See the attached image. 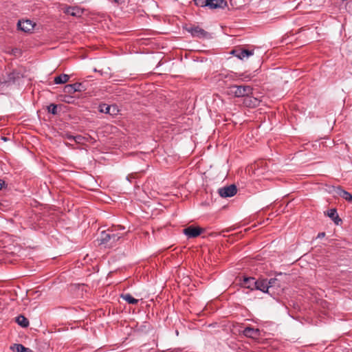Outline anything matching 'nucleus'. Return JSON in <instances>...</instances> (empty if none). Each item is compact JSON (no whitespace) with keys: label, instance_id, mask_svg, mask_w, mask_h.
I'll list each match as a JSON object with an SVG mask.
<instances>
[{"label":"nucleus","instance_id":"nucleus-1","mask_svg":"<svg viewBox=\"0 0 352 352\" xmlns=\"http://www.w3.org/2000/svg\"><path fill=\"white\" fill-rule=\"evenodd\" d=\"M124 230V228L123 226H118L112 229L102 231L98 241L100 245H104L105 247H113L122 237V234L118 232V231Z\"/></svg>","mask_w":352,"mask_h":352},{"label":"nucleus","instance_id":"nucleus-2","mask_svg":"<svg viewBox=\"0 0 352 352\" xmlns=\"http://www.w3.org/2000/svg\"><path fill=\"white\" fill-rule=\"evenodd\" d=\"M252 87L249 85H230L228 87V94L232 96L249 97L252 94Z\"/></svg>","mask_w":352,"mask_h":352},{"label":"nucleus","instance_id":"nucleus-3","mask_svg":"<svg viewBox=\"0 0 352 352\" xmlns=\"http://www.w3.org/2000/svg\"><path fill=\"white\" fill-rule=\"evenodd\" d=\"M236 73L231 71L221 72L214 76L216 82H223L225 85L230 82L237 81Z\"/></svg>","mask_w":352,"mask_h":352},{"label":"nucleus","instance_id":"nucleus-4","mask_svg":"<svg viewBox=\"0 0 352 352\" xmlns=\"http://www.w3.org/2000/svg\"><path fill=\"white\" fill-rule=\"evenodd\" d=\"M267 284L269 287L268 294L272 296L278 294L282 289L280 280L276 278H270L267 280Z\"/></svg>","mask_w":352,"mask_h":352},{"label":"nucleus","instance_id":"nucleus-5","mask_svg":"<svg viewBox=\"0 0 352 352\" xmlns=\"http://www.w3.org/2000/svg\"><path fill=\"white\" fill-rule=\"evenodd\" d=\"M237 192L236 188L234 185H230L226 187L221 188L218 190V192L221 197H231L234 196Z\"/></svg>","mask_w":352,"mask_h":352},{"label":"nucleus","instance_id":"nucleus-6","mask_svg":"<svg viewBox=\"0 0 352 352\" xmlns=\"http://www.w3.org/2000/svg\"><path fill=\"white\" fill-rule=\"evenodd\" d=\"M231 54L239 58L240 60H244L248 58L250 56L254 54L253 50H249L242 48L235 49L231 52Z\"/></svg>","mask_w":352,"mask_h":352},{"label":"nucleus","instance_id":"nucleus-7","mask_svg":"<svg viewBox=\"0 0 352 352\" xmlns=\"http://www.w3.org/2000/svg\"><path fill=\"white\" fill-rule=\"evenodd\" d=\"M188 32H189L192 36L198 37V38H208L209 37V34L206 32L204 29L199 27H191L188 29Z\"/></svg>","mask_w":352,"mask_h":352},{"label":"nucleus","instance_id":"nucleus-8","mask_svg":"<svg viewBox=\"0 0 352 352\" xmlns=\"http://www.w3.org/2000/svg\"><path fill=\"white\" fill-rule=\"evenodd\" d=\"M203 229L199 227L189 226L184 230V233L188 238H195L201 234Z\"/></svg>","mask_w":352,"mask_h":352},{"label":"nucleus","instance_id":"nucleus-9","mask_svg":"<svg viewBox=\"0 0 352 352\" xmlns=\"http://www.w3.org/2000/svg\"><path fill=\"white\" fill-rule=\"evenodd\" d=\"M17 25L21 30L30 32L34 29L35 24L30 20H23L19 21Z\"/></svg>","mask_w":352,"mask_h":352},{"label":"nucleus","instance_id":"nucleus-10","mask_svg":"<svg viewBox=\"0 0 352 352\" xmlns=\"http://www.w3.org/2000/svg\"><path fill=\"white\" fill-rule=\"evenodd\" d=\"M64 12L72 16L80 17L83 14V9L78 6H67L65 8Z\"/></svg>","mask_w":352,"mask_h":352},{"label":"nucleus","instance_id":"nucleus-11","mask_svg":"<svg viewBox=\"0 0 352 352\" xmlns=\"http://www.w3.org/2000/svg\"><path fill=\"white\" fill-rule=\"evenodd\" d=\"M243 333L245 336L252 339H258L261 336V332L258 329L250 327L245 328Z\"/></svg>","mask_w":352,"mask_h":352},{"label":"nucleus","instance_id":"nucleus-12","mask_svg":"<svg viewBox=\"0 0 352 352\" xmlns=\"http://www.w3.org/2000/svg\"><path fill=\"white\" fill-rule=\"evenodd\" d=\"M224 3V0H206L202 6H208L211 9H215L222 8Z\"/></svg>","mask_w":352,"mask_h":352},{"label":"nucleus","instance_id":"nucleus-13","mask_svg":"<svg viewBox=\"0 0 352 352\" xmlns=\"http://www.w3.org/2000/svg\"><path fill=\"white\" fill-rule=\"evenodd\" d=\"M267 285V280L266 279L256 280V285L255 287V289L260 290L264 293L268 294L269 287Z\"/></svg>","mask_w":352,"mask_h":352},{"label":"nucleus","instance_id":"nucleus-14","mask_svg":"<svg viewBox=\"0 0 352 352\" xmlns=\"http://www.w3.org/2000/svg\"><path fill=\"white\" fill-rule=\"evenodd\" d=\"M242 284L245 287L254 290L256 285V280L253 277L244 278Z\"/></svg>","mask_w":352,"mask_h":352},{"label":"nucleus","instance_id":"nucleus-15","mask_svg":"<svg viewBox=\"0 0 352 352\" xmlns=\"http://www.w3.org/2000/svg\"><path fill=\"white\" fill-rule=\"evenodd\" d=\"M337 193L341 197H342L343 199H344L345 200L349 201V202H352V195L350 194L349 192H348L347 191L340 188H338V190H337Z\"/></svg>","mask_w":352,"mask_h":352},{"label":"nucleus","instance_id":"nucleus-16","mask_svg":"<svg viewBox=\"0 0 352 352\" xmlns=\"http://www.w3.org/2000/svg\"><path fill=\"white\" fill-rule=\"evenodd\" d=\"M327 215L338 225L341 219L338 217L337 211L335 208H331L327 211Z\"/></svg>","mask_w":352,"mask_h":352},{"label":"nucleus","instance_id":"nucleus-17","mask_svg":"<svg viewBox=\"0 0 352 352\" xmlns=\"http://www.w3.org/2000/svg\"><path fill=\"white\" fill-rule=\"evenodd\" d=\"M69 80V75L63 74H60V76L55 77L54 81L55 84H63V83L68 82Z\"/></svg>","mask_w":352,"mask_h":352},{"label":"nucleus","instance_id":"nucleus-18","mask_svg":"<svg viewBox=\"0 0 352 352\" xmlns=\"http://www.w3.org/2000/svg\"><path fill=\"white\" fill-rule=\"evenodd\" d=\"M10 349L16 352H32L30 349L26 348L21 344H14Z\"/></svg>","mask_w":352,"mask_h":352},{"label":"nucleus","instance_id":"nucleus-19","mask_svg":"<svg viewBox=\"0 0 352 352\" xmlns=\"http://www.w3.org/2000/svg\"><path fill=\"white\" fill-rule=\"evenodd\" d=\"M120 297L126 301L129 304L135 305L138 302V300L134 298L130 294H124Z\"/></svg>","mask_w":352,"mask_h":352},{"label":"nucleus","instance_id":"nucleus-20","mask_svg":"<svg viewBox=\"0 0 352 352\" xmlns=\"http://www.w3.org/2000/svg\"><path fill=\"white\" fill-rule=\"evenodd\" d=\"M16 322L19 325H20L22 327H27L29 326V321L28 320L22 315H20L16 318Z\"/></svg>","mask_w":352,"mask_h":352},{"label":"nucleus","instance_id":"nucleus-21","mask_svg":"<svg viewBox=\"0 0 352 352\" xmlns=\"http://www.w3.org/2000/svg\"><path fill=\"white\" fill-rule=\"evenodd\" d=\"M237 80H241L243 81H248L251 79L252 76L250 74H247L245 73H236Z\"/></svg>","mask_w":352,"mask_h":352},{"label":"nucleus","instance_id":"nucleus-22","mask_svg":"<svg viewBox=\"0 0 352 352\" xmlns=\"http://www.w3.org/2000/svg\"><path fill=\"white\" fill-rule=\"evenodd\" d=\"M100 111L105 113H110V105H107L105 104H103L102 105L100 106Z\"/></svg>","mask_w":352,"mask_h":352},{"label":"nucleus","instance_id":"nucleus-23","mask_svg":"<svg viewBox=\"0 0 352 352\" xmlns=\"http://www.w3.org/2000/svg\"><path fill=\"white\" fill-rule=\"evenodd\" d=\"M64 91L67 94H74V89H73V86L72 85H67L65 86L64 87Z\"/></svg>","mask_w":352,"mask_h":352},{"label":"nucleus","instance_id":"nucleus-24","mask_svg":"<svg viewBox=\"0 0 352 352\" xmlns=\"http://www.w3.org/2000/svg\"><path fill=\"white\" fill-rule=\"evenodd\" d=\"M48 111L54 115L57 113V106L54 104H51L48 106Z\"/></svg>","mask_w":352,"mask_h":352},{"label":"nucleus","instance_id":"nucleus-25","mask_svg":"<svg viewBox=\"0 0 352 352\" xmlns=\"http://www.w3.org/2000/svg\"><path fill=\"white\" fill-rule=\"evenodd\" d=\"M72 85L73 86L74 92L81 91L82 90L81 83L76 82V83L72 84Z\"/></svg>","mask_w":352,"mask_h":352},{"label":"nucleus","instance_id":"nucleus-26","mask_svg":"<svg viewBox=\"0 0 352 352\" xmlns=\"http://www.w3.org/2000/svg\"><path fill=\"white\" fill-rule=\"evenodd\" d=\"M119 110L116 105H110V115H116Z\"/></svg>","mask_w":352,"mask_h":352},{"label":"nucleus","instance_id":"nucleus-27","mask_svg":"<svg viewBox=\"0 0 352 352\" xmlns=\"http://www.w3.org/2000/svg\"><path fill=\"white\" fill-rule=\"evenodd\" d=\"M248 99H250V102L252 103V106H256L259 103V101L255 98H251L249 96L246 98V100H248Z\"/></svg>","mask_w":352,"mask_h":352},{"label":"nucleus","instance_id":"nucleus-28","mask_svg":"<svg viewBox=\"0 0 352 352\" xmlns=\"http://www.w3.org/2000/svg\"><path fill=\"white\" fill-rule=\"evenodd\" d=\"M83 140H84V138L81 135H77V136H75V138H74V140L76 143H78V144L82 143Z\"/></svg>","mask_w":352,"mask_h":352},{"label":"nucleus","instance_id":"nucleus-29","mask_svg":"<svg viewBox=\"0 0 352 352\" xmlns=\"http://www.w3.org/2000/svg\"><path fill=\"white\" fill-rule=\"evenodd\" d=\"M74 138H75V136H73V135H69V134L66 135V138L69 140H74Z\"/></svg>","mask_w":352,"mask_h":352},{"label":"nucleus","instance_id":"nucleus-30","mask_svg":"<svg viewBox=\"0 0 352 352\" xmlns=\"http://www.w3.org/2000/svg\"><path fill=\"white\" fill-rule=\"evenodd\" d=\"M325 236V233L324 232H320L318 236H317V238H323L324 236Z\"/></svg>","mask_w":352,"mask_h":352},{"label":"nucleus","instance_id":"nucleus-31","mask_svg":"<svg viewBox=\"0 0 352 352\" xmlns=\"http://www.w3.org/2000/svg\"><path fill=\"white\" fill-rule=\"evenodd\" d=\"M3 183H4V182H3L2 180H0V189H1L2 185Z\"/></svg>","mask_w":352,"mask_h":352},{"label":"nucleus","instance_id":"nucleus-32","mask_svg":"<svg viewBox=\"0 0 352 352\" xmlns=\"http://www.w3.org/2000/svg\"><path fill=\"white\" fill-rule=\"evenodd\" d=\"M112 1L116 2V3H118L119 1V0H112Z\"/></svg>","mask_w":352,"mask_h":352},{"label":"nucleus","instance_id":"nucleus-33","mask_svg":"<svg viewBox=\"0 0 352 352\" xmlns=\"http://www.w3.org/2000/svg\"><path fill=\"white\" fill-rule=\"evenodd\" d=\"M196 5H199V3L197 2V0H194Z\"/></svg>","mask_w":352,"mask_h":352}]
</instances>
